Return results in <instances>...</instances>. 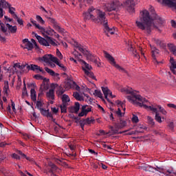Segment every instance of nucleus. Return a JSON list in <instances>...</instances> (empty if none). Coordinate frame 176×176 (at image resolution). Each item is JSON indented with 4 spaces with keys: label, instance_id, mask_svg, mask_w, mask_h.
Segmentation results:
<instances>
[{
    "label": "nucleus",
    "instance_id": "obj_4",
    "mask_svg": "<svg viewBox=\"0 0 176 176\" xmlns=\"http://www.w3.org/2000/svg\"><path fill=\"white\" fill-rule=\"evenodd\" d=\"M93 22L96 24H102L103 27L107 25L108 24V19H107L105 12L95 9V18H94Z\"/></svg>",
    "mask_w": 176,
    "mask_h": 176
},
{
    "label": "nucleus",
    "instance_id": "obj_5",
    "mask_svg": "<svg viewBox=\"0 0 176 176\" xmlns=\"http://www.w3.org/2000/svg\"><path fill=\"white\" fill-rule=\"evenodd\" d=\"M34 79H36L37 80H43V84L41 85V87L39 89V94L38 97H41L42 94H43V90L42 89V87H43L44 90H47L49 89V84H47V82H49V79H47L46 78H43V77L39 74H36L34 76Z\"/></svg>",
    "mask_w": 176,
    "mask_h": 176
},
{
    "label": "nucleus",
    "instance_id": "obj_52",
    "mask_svg": "<svg viewBox=\"0 0 176 176\" xmlns=\"http://www.w3.org/2000/svg\"><path fill=\"white\" fill-rule=\"evenodd\" d=\"M50 167H51V168L54 170V171H57V169L58 168L57 167V166H56V164H50Z\"/></svg>",
    "mask_w": 176,
    "mask_h": 176
},
{
    "label": "nucleus",
    "instance_id": "obj_54",
    "mask_svg": "<svg viewBox=\"0 0 176 176\" xmlns=\"http://www.w3.org/2000/svg\"><path fill=\"white\" fill-rule=\"evenodd\" d=\"M80 124L82 130H85V125L87 124L83 120H80Z\"/></svg>",
    "mask_w": 176,
    "mask_h": 176
},
{
    "label": "nucleus",
    "instance_id": "obj_56",
    "mask_svg": "<svg viewBox=\"0 0 176 176\" xmlns=\"http://www.w3.org/2000/svg\"><path fill=\"white\" fill-rule=\"evenodd\" d=\"M48 21L50 22V23H51V24H52V25H54V24H56V23H57V21H56V19H53V18H48Z\"/></svg>",
    "mask_w": 176,
    "mask_h": 176
},
{
    "label": "nucleus",
    "instance_id": "obj_7",
    "mask_svg": "<svg viewBox=\"0 0 176 176\" xmlns=\"http://www.w3.org/2000/svg\"><path fill=\"white\" fill-rule=\"evenodd\" d=\"M123 5V3L120 1H113L111 3H109L106 5V9L107 12H118L120 7Z\"/></svg>",
    "mask_w": 176,
    "mask_h": 176
},
{
    "label": "nucleus",
    "instance_id": "obj_29",
    "mask_svg": "<svg viewBox=\"0 0 176 176\" xmlns=\"http://www.w3.org/2000/svg\"><path fill=\"white\" fill-rule=\"evenodd\" d=\"M73 96L74 97V98H76V100H77V101H83L85 99L83 98V96H82L80 94H79V93L78 92H74L73 94Z\"/></svg>",
    "mask_w": 176,
    "mask_h": 176
},
{
    "label": "nucleus",
    "instance_id": "obj_62",
    "mask_svg": "<svg viewBox=\"0 0 176 176\" xmlns=\"http://www.w3.org/2000/svg\"><path fill=\"white\" fill-rule=\"evenodd\" d=\"M7 111L10 113V115H12L13 111H12V109L10 107V105H8L6 108Z\"/></svg>",
    "mask_w": 176,
    "mask_h": 176
},
{
    "label": "nucleus",
    "instance_id": "obj_57",
    "mask_svg": "<svg viewBox=\"0 0 176 176\" xmlns=\"http://www.w3.org/2000/svg\"><path fill=\"white\" fill-rule=\"evenodd\" d=\"M52 76L54 77L55 80H60V74L58 73H55V74Z\"/></svg>",
    "mask_w": 176,
    "mask_h": 176
},
{
    "label": "nucleus",
    "instance_id": "obj_41",
    "mask_svg": "<svg viewBox=\"0 0 176 176\" xmlns=\"http://www.w3.org/2000/svg\"><path fill=\"white\" fill-rule=\"evenodd\" d=\"M45 71L51 75V76L56 75V72H54V71L52 69H49V67H45Z\"/></svg>",
    "mask_w": 176,
    "mask_h": 176
},
{
    "label": "nucleus",
    "instance_id": "obj_38",
    "mask_svg": "<svg viewBox=\"0 0 176 176\" xmlns=\"http://www.w3.org/2000/svg\"><path fill=\"white\" fill-rule=\"evenodd\" d=\"M129 52H132L134 57H137L138 58V54L137 53V50H134V48L133 47V45H131L129 47Z\"/></svg>",
    "mask_w": 176,
    "mask_h": 176
},
{
    "label": "nucleus",
    "instance_id": "obj_8",
    "mask_svg": "<svg viewBox=\"0 0 176 176\" xmlns=\"http://www.w3.org/2000/svg\"><path fill=\"white\" fill-rule=\"evenodd\" d=\"M95 13L96 8L93 7L89 8L87 12L83 13V18L85 21H87L88 20H91V21H93L94 19H95Z\"/></svg>",
    "mask_w": 176,
    "mask_h": 176
},
{
    "label": "nucleus",
    "instance_id": "obj_49",
    "mask_svg": "<svg viewBox=\"0 0 176 176\" xmlns=\"http://www.w3.org/2000/svg\"><path fill=\"white\" fill-rule=\"evenodd\" d=\"M83 121L85 122V124H91V122H93V120L87 118V119H84Z\"/></svg>",
    "mask_w": 176,
    "mask_h": 176
},
{
    "label": "nucleus",
    "instance_id": "obj_63",
    "mask_svg": "<svg viewBox=\"0 0 176 176\" xmlns=\"http://www.w3.org/2000/svg\"><path fill=\"white\" fill-rule=\"evenodd\" d=\"M56 87H58V84H56V83L51 84V89H53L54 91V89H56Z\"/></svg>",
    "mask_w": 176,
    "mask_h": 176
},
{
    "label": "nucleus",
    "instance_id": "obj_39",
    "mask_svg": "<svg viewBox=\"0 0 176 176\" xmlns=\"http://www.w3.org/2000/svg\"><path fill=\"white\" fill-rule=\"evenodd\" d=\"M104 28L105 30V31L107 32H108L109 34H111V35H113L115 33L113 32V31H112V29L111 28H109V26L108 25V23L106 24L104 26Z\"/></svg>",
    "mask_w": 176,
    "mask_h": 176
},
{
    "label": "nucleus",
    "instance_id": "obj_47",
    "mask_svg": "<svg viewBox=\"0 0 176 176\" xmlns=\"http://www.w3.org/2000/svg\"><path fill=\"white\" fill-rule=\"evenodd\" d=\"M36 19L37 20V21H38V23H40V24H45V21L43 20V19H42V17L39 15H36Z\"/></svg>",
    "mask_w": 176,
    "mask_h": 176
},
{
    "label": "nucleus",
    "instance_id": "obj_9",
    "mask_svg": "<svg viewBox=\"0 0 176 176\" xmlns=\"http://www.w3.org/2000/svg\"><path fill=\"white\" fill-rule=\"evenodd\" d=\"M44 41H43L41 43V45H43V46H50V45H52V46H57V44L54 41L56 40L53 39V38L49 36H46L45 38H44Z\"/></svg>",
    "mask_w": 176,
    "mask_h": 176
},
{
    "label": "nucleus",
    "instance_id": "obj_58",
    "mask_svg": "<svg viewBox=\"0 0 176 176\" xmlns=\"http://www.w3.org/2000/svg\"><path fill=\"white\" fill-rule=\"evenodd\" d=\"M74 87L77 90V91H79L80 90V87L79 85H76L75 82H73Z\"/></svg>",
    "mask_w": 176,
    "mask_h": 176
},
{
    "label": "nucleus",
    "instance_id": "obj_18",
    "mask_svg": "<svg viewBox=\"0 0 176 176\" xmlns=\"http://www.w3.org/2000/svg\"><path fill=\"white\" fill-rule=\"evenodd\" d=\"M6 25L11 34H16L17 32V26H13L9 23H6Z\"/></svg>",
    "mask_w": 176,
    "mask_h": 176
},
{
    "label": "nucleus",
    "instance_id": "obj_61",
    "mask_svg": "<svg viewBox=\"0 0 176 176\" xmlns=\"http://www.w3.org/2000/svg\"><path fill=\"white\" fill-rule=\"evenodd\" d=\"M163 173H166L167 174H174L175 175H176V173L174 172L173 170H167L166 171H164Z\"/></svg>",
    "mask_w": 176,
    "mask_h": 176
},
{
    "label": "nucleus",
    "instance_id": "obj_40",
    "mask_svg": "<svg viewBox=\"0 0 176 176\" xmlns=\"http://www.w3.org/2000/svg\"><path fill=\"white\" fill-rule=\"evenodd\" d=\"M67 104H60V112L62 113H67Z\"/></svg>",
    "mask_w": 176,
    "mask_h": 176
},
{
    "label": "nucleus",
    "instance_id": "obj_50",
    "mask_svg": "<svg viewBox=\"0 0 176 176\" xmlns=\"http://www.w3.org/2000/svg\"><path fill=\"white\" fill-rule=\"evenodd\" d=\"M56 56L60 58V60H63V54L58 49L56 50Z\"/></svg>",
    "mask_w": 176,
    "mask_h": 176
},
{
    "label": "nucleus",
    "instance_id": "obj_33",
    "mask_svg": "<svg viewBox=\"0 0 176 176\" xmlns=\"http://www.w3.org/2000/svg\"><path fill=\"white\" fill-rule=\"evenodd\" d=\"M69 101H71L69 96H68L67 94H63L62 97L63 104H67V102H69Z\"/></svg>",
    "mask_w": 176,
    "mask_h": 176
},
{
    "label": "nucleus",
    "instance_id": "obj_44",
    "mask_svg": "<svg viewBox=\"0 0 176 176\" xmlns=\"http://www.w3.org/2000/svg\"><path fill=\"white\" fill-rule=\"evenodd\" d=\"M94 96H97L99 98H102V93H101V91L96 89L94 93Z\"/></svg>",
    "mask_w": 176,
    "mask_h": 176
},
{
    "label": "nucleus",
    "instance_id": "obj_59",
    "mask_svg": "<svg viewBox=\"0 0 176 176\" xmlns=\"http://www.w3.org/2000/svg\"><path fill=\"white\" fill-rule=\"evenodd\" d=\"M12 157H13V159H16V160H20L19 155L16 153H13Z\"/></svg>",
    "mask_w": 176,
    "mask_h": 176
},
{
    "label": "nucleus",
    "instance_id": "obj_6",
    "mask_svg": "<svg viewBox=\"0 0 176 176\" xmlns=\"http://www.w3.org/2000/svg\"><path fill=\"white\" fill-rule=\"evenodd\" d=\"M103 53L104 54V57L110 61L111 64H113L114 67L120 71V72H122V74H127V71L124 69V68L120 67V65L116 64V62H115V58H113V56H111L109 53L107 52V51H103Z\"/></svg>",
    "mask_w": 176,
    "mask_h": 176
},
{
    "label": "nucleus",
    "instance_id": "obj_10",
    "mask_svg": "<svg viewBox=\"0 0 176 176\" xmlns=\"http://www.w3.org/2000/svg\"><path fill=\"white\" fill-rule=\"evenodd\" d=\"M157 2H160L162 5L165 6H168V8H174L176 9V0H156Z\"/></svg>",
    "mask_w": 176,
    "mask_h": 176
},
{
    "label": "nucleus",
    "instance_id": "obj_24",
    "mask_svg": "<svg viewBox=\"0 0 176 176\" xmlns=\"http://www.w3.org/2000/svg\"><path fill=\"white\" fill-rule=\"evenodd\" d=\"M102 91L103 92L104 98H106V100H107V101L109 102V99L108 98V95L109 94L110 91L109 89H108V87H102Z\"/></svg>",
    "mask_w": 176,
    "mask_h": 176
},
{
    "label": "nucleus",
    "instance_id": "obj_25",
    "mask_svg": "<svg viewBox=\"0 0 176 176\" xmlns=\"http://www.w3.org/2000/svg\"><path fill=\"white\" fill-rule=\"evenodd\" d=\"M40 32L41 34H46L47 35H52L53 32H54V30L53 29H45V28H43V30H40Z\"/></svg>",
    "mask_w": 176,
    "mask_h": 176
},
{
    "label": "nucleus",
    "instance_id": "obj_30",
    "mask_svg": "<svg viewBox=\"0 0 176 176\" xmlns=\"http://www.w3.org/2000/svg\"><path fill=\"white\" fill-rule=\"evenodd\" d=\"M30 96H31V99L33 101H36V91H35L34 89H31Z\"/></svg>",
    "mask_w": 176,
    "mask_h": 176
},
{
    "label": "nucleus",
    "instance_id": "obj_20",
    "mask_svg": "<svg viewBox=\"0 0 176 176\" xmlns=\"http://www.w3.org/2000/svg\"><path fill=\"white\" fill-rule=\"evenodd\" d=\"M40 112L43 116H46L47 118H53V115L52 113L49 112V110H46L45 109H41Z\"/></svg>",
    "mask_w": 176,
    "mask_h": 176
},
{
    "label": "nucleus",
    "instance_id": "obj_1",
    "mask_svg": "<svg viewBox=\"0 0 176 176\" xmlns=\"http://www.w3.org/2000/svg\"><path fill=\"white\" fill-rule=\"evenodd\" d=\"M155 20L157 21L158 24L160 25H163L164 24L165 21L162 17L156 14V13H153L151 15L148 10H144L140 12V15L139 16V19L135 21L136 26L139 30L143 31L144 34L147 35H151V32H152V30L157 28L155 25Z\"/></svg>",
    "mask_w": 176,
    "mask_h": 176
},
{
    "label": "nucleus",
    "instance_id": "obj_13",
    "mask_svg": "<svg viewBox=\"0 0 176 176\" xmlns=\"http://www.w3.org/2000/svg\"><path fill=\"white\" fill-rule=\"evenodd\" d=\"M26 65H27L28 69H31V71H34L37 74H39V72H45V71H43L41 67L36 65H31L30 66L29 65L27 64Z\"/></svg>",
    "mask_w": 176,
    "mask_h": 176
},
{
    "label": "nucleus",
    "instance_id": "obj_37",
    "mask_svg": "<svg viewBox=\"0 0 176 176\" xmlns=\"http://www.w3.org/2000/svg\"><path fill=\"white\" fill-rule=\"evenodd\" d=\"M1 6L4 9H6L7 8H8L9 9L10 8V4L8 3V1H6V0H1Z\"/></svg>",
    "mask_w": 176,
    "mask_h": 176
},
{
    "label": "nucleus",
    "instance_id": "obj_17",
    "mask_svg": "<svg viewBox=\"0 0 176 176\" xmlns=\"http://www.w3.org/2000/svg\"><path fill=\"white\" fill-rule=\"evenodd\" d=\"M82 71H84L85 75L87 76H89V78H91V79H94V80H97V78H96V76H94V73L88 71L85 68V67H82Z\"/></svg>",
    "mask_w": 176,
    "mask_h": 176
},
{
    "label": "nucleus",
    "instance_id": "obj_35",
    "mask_svg": "<svg viewBox=\"0 0 176 176\" xmlns=\"http://www.w3.org/2000/svg\"><path fill=\"white\" fill-rule=\"evenodd\" d=\"M168 47L170 50V52H172L173 54H176V46L174 45V44H168Z\"/></svg>",
    "mask_w": 176,
    "mask_h": 176
},
{
    "label": "nucleus",
    "instance_id": "obj_36",
    "mask_svg": "<svg viewBox=\"0 0 176 176\" xmlns=\"http://www.w3.org/2000/svg\"><path fill=\"white\" fill-rule=\"evenodd\" d=\"M54 63L56 64V65H58V67H60V68H61V69H63L65 72L67 71V67H65L64 65L60 63L58 58H56V61H55Z\"/></svg>",
    "mask_w": 176,
    "mask_h": 176
},
{
    "label": "nucleus",
    "instance_id": "obj_48",
    "mask_svg": "<svg viewBox=\"0 0 176 176\" xmlns=\"http://www.w3.org/2000/svg\"><path fill=\"white\" fill-rule=\"evenodd\" d=\"M139 133H143V131H132L131 132H129L126 133L127 135H135L136 134H138Z\"/></svg>",
    "mask_w": 176,
    "mask_h": 176
},
{
    "label": "nucleus",
    "instance_id": "obj_3",
    "mask_svg": "<svg viewBox=\"0 0 176 176\" xmlns=\"http://www.w3.org/2000/svg\"><path fill=\"white\" fill-rule=\"evenodd\" d=\"M76 49L77 50H79L82 54H85L86 56L87 59L89 60V61H91V63H94L97 67H100L101 65V63H100V58L97 57L96 56H94L90 53L88 50H85L82 45L76 43L75 45Z\"/></svg>",
    "mask_w": 176,
    "mask_h": 176
},
{
    "label": "nucleus",
    "instance_id": "obj_46",
    "mask_svg": "<svg viewBox=\"0 0 176 176\" xmlns=\"http://www.w3.org/2000/svg\"><path fill=\"white\" fill-rule=\"evenodd\" d=\"M22 96L23 97L28 96V91H27V87H23V89L22 90Z\"/></svg>",
    "mask_w": 176,
    "mask_h": 176
},
{
    "label": "nucleus",
    "instance_id": "obj_31",
    "mask_svg": "<svg viewBox=\"0 0 176 176\" xmlns=\"http://www.w3.org/2000/svg\"><path fill=\"white\" fill-rule=\"evenodd\" d=\"M153 107H156L157 108V109H160V112H161V113H162V115H167V111H166V109H164V108L162 107V106L160 105H153Z\"/></svg>",
    "mask_w": 176,
    "mask_h": 176
},
{
    "label": "nucleus",
    "instance_id": "obj_53",
    "mask_svg": "<svg viewBox=\"0 0 176 176\" xmlns=\"http://www.w3.org/2000/svg\"><path fill=\"white\" fill-rule=\"evenodd\" d=\"M116 115L119 116V118H122L123 116V114L122 113V110H120V108L118 109V111H116Z\"/></svg>",
    "mask_w": 176,
    "mask_h": 176
},
{
    "label": "nucleus",
    "instance_id": "obj_34",
    "mask_svg": "<svg viewBox=\"0 0 176 176\" xmlns=\"http://www.w3.org/2000/svg\"><path fill=\"white\" fill-rule=\"evenodd\" d=\"M30 23H32V24H33V25H34V27H36V28H37L38 30H43V27L41 26L39 24H37L36 21L30 19Z\"/></svg>",
    "mask_w": 176,
    "mask_h": 176
},
{
    "label": "nucleus",
    "instance_id": "obj_19",
    "mask_svg": "<svg viewBox=\"0 0 176 176\" xmlns=\"http://www.w3.org/2000/svg\"><path fill=\"white\" fill-rule=\"evenodd\" d=\"M127 126V122H126L125 120H122V119L120 120V123L116 124V129H122L124 127H126Z\"/></svg>",
    "mask_w": 176,
    "mask_h": 176
},
{
    "label": "nucleus",
    "instance_id": "obj_16",
    "mask_svg": "<svg viewBox=\"0 0 176 176\" xmlns=\"http://www.w3.org/2000/svg\"><path fill=\"white\" fill-rule=\"evenodd\" d=\"M124 8H129L130 9H133L134 6H135V2L134 0H126L124 3L122 5Z\"/></svg>",
    "mask_w": 176,
    "mask_h": 176
},
{
    "label": "nucleus",
    "instance_id": "obj_64",
    "mask_svg": "<svg viewBox=\"0 0 176 176\" xmlns=\"http://www.w3.org/2000/svg\"><path fill=\"white\" fill-rule=\"evenodd\" d=\"M23 137L24 138V140H30V135L27 133H23Z\"/></svg>",
    "mask_w": 176,
    "mask_h": 176
},
{
    "label": "nucleus",
    "instance_id": "obj_43",
    "mask_svg": "<svg viewBox=\"0 0 176 176\" xmlns=\"http://www.w3.org/2000/svg\"><path fill=\"white\" fill-rule=\"evenodd\" d=\"M82 63L84 65V68L85 69H88L89 71H90V69H91V66L90 65H89V63H86V61L85 60H82Z\"/></svg>",
    "mask_w": 176,
    "mask_h": 176
},
{
    "label": "nucleus",
    "instance_id": "obj_2",
    "mask_svg": "<svg viewBox=\"0 0 176 176\" xmlns=\"http://www.w3.org/2000/svg\"><path fill=\"white\" fill-rule=\"evenodd\" d=\"M122 93H126V94H131L126 97L128 101L131 102V104H133L136 105V107H140V108H144V109H148V111H152L155 113V120L158 123H162L163 121L162 120V116L157 111V107H153V104L151 105V102L146 100L145 98H142L141 95L135 94V91H133V89L129 88H122L121 89ZM151 105V106H149Z\"/></svg>",
    "mask_w": 176,
    "mask_h": 176
},
{
    "label": "nucleus",
    "instance_id": "obj_51",
    "mask_svg": "<svg viewBox=\"0 0 176 176\" xmlns=\"http://www.w3.org/2000/svg\"><path fill=\"white\" fill-rule=\"evenodd\" d=\"M132 122H133V123H138L139 122L138 117L135 115H133L132 118Z\"/></svg>",
    "mask_w": 176,
    "mask_h": 176
},
{
    "label": "nucleus",
    "instance_id": "obj_12",
    "mask_svg": "<svg viewBox=\"0 0 176 176\" xmlns=\"http://www.w3.org/2000/svg\"><path fill=\"white\" fill-rule=\"evenodd\" d=\"M80 109V104L78 102H76L74 106L69 107V112L70 113H78Z\"/></svg>",
    "mask_w": 176,
    "mask_h": 176
},
{
    "label": "nucleus",
    "instance_id": "obj_11",
    "mask_svg": "<svg viewBox=\"0 0 176 176\" xmlns=\"http://www.w3.org/2000/svg\"><path fill=\"white\" fill-rule=\"evenodd\" d=\"M39 60L40 61H44V63H50V61L55 63L57 60V57H54L52 54H45L43 57L39 58Z\"/></svg>",
    "mask_w": 176,
    "mask_h": 176
},
{
    "label": "nucleus",
    "instance_id": "obj_28",
    "mask_svg": "<svg viewBox=\"0 0 176 176\" xmlns=\"http://www.w3.org/2000/svg\"><path fill=\"white\" fill-rule=\"evenodd\" d=\"M52 26L54 28V30H56V31H58V32H60V33L64 32V29L60 27V25L57 22L54 25H52Z\"/></svg>",
    "mask_w": 176,
    "mask_h": 176
},
{
    "label": "nucleus",
    "instance_id": "obj_45",
    "mask_svg": "<svg viewBox=\"0 0 176 176\" xmlns=\"http://www.w3.org/2000/svg\"><path fill=\"white\" fill-rule=\"evenodd\" d=\"M36 108L41 111V109H43V108H42V107H43V104H42V102H41L40 100H38L36 104Z\"/></svg>",
    "mask_w": 176,
    "mask_h": 176
},
{
    "label": "nucleus",
    "instance_id": "obj_27",
    "mask_svg": "<svg viewBox=\"0 0 176 176\" xmlns=\"http://www.w3.org/2000/svg\"><path fill=\"white\" fill-rule=\"evenodd\" d=\"M8 91H9V81H4L3 93L5 96H8Z\"/></svg>",
    "mask_w": 176,
    "mask_h": 176
},
{
    "label": "nucleus",
    "instance_id": "obj_55",
    "mask_svg": "<svg viewBox=\"0 0 176 176\" xmlns=\"http://www.w3.org/2000/svg\"><path fill=\"white\" fill-rule=\"evenodd\" d=\"M154 170H155L156 171H158L157 169H156V168H153V167H152V166H151L149 165L148 166L147 171H149L151 173H153Z\"/></svg>",
    "mask_w": 176,
    "mask_h": 176
},
{
    "label": "nucleus",
    "instance_id": "obj_14",
    "mask_svg": "<svg viewBox=\"0 0 176 176\" xmlns=\"http://www.w3.org/2000/svg\"><path fill=\"white\" fill-rule=\"evenodd\" d=\"M151 56L154 61H155V63H157L159 64V63L160 62H157V60H156V57H157V54H159V50L156 49L155 46H152V45H151Z\"/></svg>",
    "mask_w": 176,
    "mask_h": 176
},
{
    "label": "nucleus",
    "instance_id": "obj_42",
    "mask_svg": "<svg viewBox=\"0 0 176 176\" xmlns=\"http://www.w3.org/2000/svg\"><path fill=\"white\" fill-rule=\"evenodd\" d=\"M147 120L150 126H155V120L151 116H147Z\"/></svg>",
    "mask_w": 176,
    "mask_h": 176
},
{
    "label": "nucleus",
    "instance_id": "obj_26",
    "mask_svg": "<svg viewBox=\"0 0 176 176\" xmlns=\"http://www.w3.org/2000/svg\"><path fill=\"white\" fill-rule=\"evenodd\" d=\"M170 71H174V69H176V61L174 60V58L170 57Z\"/></svg>",
    "mask_w": 176,
    "mask_h": 176
},
{
    "label": "nucleus",
    "instance_id": "obj_21",
    "mask_svg": "<svg viewBox=\"0 0 176 176\" xmlns=\"http://www.w3.org/2000/svg\"><path fill=\"white\" fill-rule=\"evenodd\" d=\"M111 130L112 131V134H123V133H127V131H129V130H125L124 131H120L119 132V130H120V129H118L116 128V126H115V128H113V126H111Z\"/></svg>",
    "mask_w": 176,
    "mask_h": 176
},
{
    "label": "nucleus",
    "instance_id": "obj_32",
    "mask_svg": "<svg viewBox=\"0 0 176 176\" xmlns=\"http://www.w3.org/2000/svg\"><path fill=\"white\" fill-rule=\"evenodd\" d=\"M32 34L34 35V36L36 38V39L38 41L39 44L41 45L43 42H45V38H43L42 36L38 35V34L32 32Z\"/></svg>",
    "mask_w": 176,
    "mask_h": 176
},
{
    "label": "nucleus",
    "instance_id": "obj_15",
    "mask_svg": "<svg viewBox=\"0 0 176 176\" xmlns=\"http://www.w3.org/2000/svg\"><path fill=\"white\" fill-rule=\"evenodd\" d=\"M23 43H25V49H27L29 51L32 50L34 49V44L28 40V38H25L23 40Z\"/></svg>",
    "mask_w": 176,
    "mask_h": 176
},
{
    "label": "nucleus",
    "instance_id": "obj_23",
    "mask_svg": "<svg viewBox=\"0 0 176 176\" xmlns=\"http://www.w3.org/2000/svg\"><path fill=\"white\" fill-rule=\"evenodd\" d=\"M46 97L49 100H54V89H50L48 92L46 93Z\"/></svg>",
    "mask_w": 176,
    "mask_h": 176
},
{
    "label": "nucleus",
    "instance_id": "obj_60",
    "mask_svg": "<svg viewBox=\"0 0 176 176\" xmlns=\"http://www.w3.org/2000/svg\"><path fill=\"white\" fill-rule=\"evenodd\" d=\"M14 68H19V69H22L23 66L20 65V63H15L13 66Z\"/></svg>",
    "mask_w": 176,
    "mask_h": 176
},
{
    "label": "nucleus",
    "instance_id": "obj_22",
    "mask_svg": "<svg viewBox=\"0 0 176 176\" xmlns=\"http://www.w3.org/2000/svg\"><path fill=\"white\" fill-rule=\"evenodd\" d=\"M87 107V105H83L82 107L81 112L78 113V117L79 118H82L83 116H86V115H87V113H89L87 110L86 109Z\"/></svg>",
    "mask_w": 176,
    "mask_h": 176
}]
</instances>
